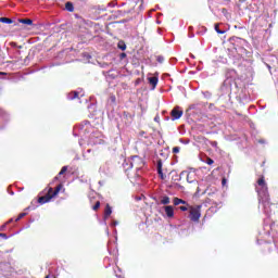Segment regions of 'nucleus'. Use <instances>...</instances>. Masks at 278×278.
Wrapping results in <instances>:
<instances>
[{
  "label": "nucleus",
  "instance_id": "31",
  "mask_svg": "<svg viewBox=\"0 0 278 278\" xmlns=\"http://www.w3.org/2000/svg\"><path fill=\"white\" fill-rule=\"evenodd\" d=\"M180 212H188V206H179Z\"/></svg>",
  "mask_w": 278,
  "mask_h": 278
},
{
  "label": "nucleus",
  "instance_id": "7",
  "mask_svg": "<svg viewBox=\"0 0 278 278\" xmlns=\"http://www.w3.org/2000/svg\"><path fill=\"white\" fill-rule=\"evenodd\" d=\"M110 162H105L102 164L99 168V174L100 175H110Z\"/></svg>",
  "mask_w": 278,
  "mask_h": 278
},
{
  "label": "nucleus",
  "instance_id": "45",
  "mask_svg": "<svg viewBox=\"0 0 278 278\" xmlns=\"http://www.w3.org/2000/svg\"><path fill=\"white\" fill-rule=\"evenodd\" d=\"M189 38H194V35H190Z\"/></svg>",
  "mask_w": 278,
  "mask_h": 278
},
{
  "label": "nucleus",
  "instance_id": "47",
  "mask_svg": "<svg viewBox=\"0 0 278 278\" xmlns=\"http://www.w3.org/2000/svg\"><path fill=\"white\" fill-rule=\"evenodd\" d=\"M191 58L194 59V54H191Z\"/></svg>",
  "mask_w": 278,
  "mask_h": 278
},
{
  "label": "nucleus",
  "instance_id": "8",
  "mask_svg": "<svg viewBox=\"0 0 278 278\" xmlns=\"http://www.w3.org/2000/svg\"><path fill=\"white\" fill-rule=\"evenodd\" d=\"M148 81H149L150 86H152V90H155V88L157 87V84L160 81V78H157V76H150V77H148Z\"/></svg>",
  "mask_w": 278,
  "mask_h": 278
},
{
  "label": "nucleus",
  "instance_id": "48",
  "mask_svg": "<svg viewBox=\"0 0 278 278\" xmlns=\"http://www.w3.org/2000/svg\"><path fill=\"white\" fill-rule=\"evenodd\" d=\"M86 124H87V125H90V123H89V122H86Z\"/></svg>",
  "mask_w": 278,
  "mask_h": 278
},
{
  "label": "nucleus",
  "instance_id": "28",
  "mask_svg": "<svg viewBox=\"0 0 278 278\" xmlns=\"http://www.w3.org/2000/svg\"><path fill=\"white\" fill-rule=\"evenodd\" d=\"M157 173L159 175H163L164 173H162V163L157 164Z\"/></svg>",
  "mask_w": 278,
  "mask_h": 278
},
{
  "label": "nucleus",
  "instance_id": "26",
  "mask_svg": "<svg viewBox=\"0 0 278 278\" xmlns=\"http://www.w3.org/2000/svg\"><path fill=\"white\" fill-rule=\"evenodd\" d=\"M25 216H27V213H21L15 219V223H18V220H21V218H25Z\"/></svg>",
  "mask_w": 278,
  "mask_h": 278
},
{
  "label": "nucleus",
  "instance_id": "29",
  "mask_svg": "<svg viewBox=\"0 0 278 278\" xmlns=\"http://www.w3.org/2000/svg\"><path fill=\"white\" fill-rule=\"evenodd\" d=\"M10 223H14V218L9 219L3 226L2 229H5L7 225H10Z\"/></svg>",
  "mask_w": 278,
  "mask_h": 278
},
{
  "label": "nucleus",
  "instance_id": "23",
  "mask_svg": "<svg viewBox=\"0 0 278 278\" xmlns=\"http://www.w3.org/2000/svg\"><path fill=\"white\" fill-rule=\"evenodd\" d=\"M99 207H101V202L100 201H97L96 204L92 206V210L94 212H97V210H99Z\"/></svg>",
  "mask_w": 278,
  "mask_h": 278
},
{
  "label": "nucleus",
  "instance_id": "11",
  "mask_svg": "<svg viewBox=\"0 0 278 278\" xmlns=\"http://www.w3.org/2000/svg\"><path fill=\"white\" fill-rule=\"evenodd\" d=\"M174 205H188V202H186V200H181L179 198H174Z\"/></svg>",
  "mask_w": 278,
  "mask_h": 278
},
{
  "label": "nucleus",
  "instance_id": "37",
  "mask_svg": "<svg viewBox=\"0 0 278 278\" xmlns=\"http://www.w3.org/2000/svg\"><path fill=\"white\" fill-rule=\"evenodd\" d=\"M58 179H60V175L55 176L53 181H58Z\"/></svg>",
  "mask_w": 278,
  "mask_h": 278
},
{
  "label": "nucleus",
  "instance_id": "35",
  "mask_svg": "<svg viewBox=\"0 0 278 278\" xmlns=\"http://www.w3.org/2000/svg\"><path fill=\"white\" fill-rule=\"evenodd\" d=\"M0 238H3L4 240H8V235L1 233Z\"/></svg>",
  "mask_w": 278,
  "mask_h": 278
},
{
  "label": "nucleus",
  "instance_id": "18",
  "mask_svg": "<svg viewBox=\"0 0 278 278\" xmlns=\"http://www.w3.org/2000/svg\"><path fill=\"white\" fill-rule=\"evenodd\" d=\"M170 203V198L167 197V195H164L162 199H161V204L162 205H168Z\"/></svg>",
  "mask_w": 278,
  "mask_h": 278
},
{
  "label": "nucleus",
  "instance_id": "3",
  "mask_svg": "<svg viewBox=\"0 0 278 278\" xmlns=\"http://www.w3.org/2000/svg\"><path fill=\"white\" fill-rule=\"evenodd\" d=\"M60 190H62V184H60L54 191H53V188L50 187L47 195L38 198V203H40V205H45V203H49L51 199L60 194Z\"/></svg>",
  "mask_w": 278,
  "mask_h": 278
},
{
  "label": "nucleus",
  "instance_id": "40",
  "mask_svg": "<svg viewBox=\"0 0 278 278\" xmlns=\"http://www.w3.org/2000/svg\"><path fill=\"white\" fill-rule=\"evenodd\" d=\"M258 142H260L261 144H264V139H261Z\"/></svg>",
  "mask_w": 278,
  "mask_h": 278
},
{
  "label": "nucleus",
  "instance_id": "43",
  "mask_svg": "<svg viewBox=\"0 0 278 278\" xmlns=\"http://www.w3.org/2000/svg\"><path fill=\"white\" fill-rule=\"evenodd\" d=\"M161 176V179H164V174L160 175Z\"/></svg>",
  "mask_w": 278,
  "mask_h": 278
},
{
  "label": "nucleus",
  "instance_id": "32",
  "mask_svg": "<svg viewBox=\"0 0 278 278\" xmlns=\"http://www.w3.org/2000/svg\"><path fill=\"white\" fill-rule=\"evenodd\" d=\"M180 151V148L179 147H174L173 148V153H179Z\"/></svg>",
  "mask_w": 278,
  "mask_h": 278
},
{
  "label": "nucleus",
  "instance_id": "39",
  "mask_svg": "<svg viewBox=\"0 0 278 278\" xmlns=\"http://www.w3.org/2000/svg\"><path fill=\"white\" fill-rule=\"evenodd\" d=\"M93 144H101V141H93Z\"/></svg>",
  "mask_w": 278,
  "mask_h": 278
},
{
  "label": "nucleus",
  "instance_id": "5",
  "mask_svg": "<svg viewBox=\"0 0 278 278\" xmlns=\"http://www.w3.org/2000/svg\"><path fill=\"white\" fill-rule=\"evenodd\" d=\"M189 218L193 223H199V218H201V205L190 208Z\"/></svg>",
  "mask_w": 278,
  "mask_h": 278
},
{
  "label": "nucleus",
  "instance_id": "14",
  "mask_svg": "<svg viewBox=\"0 0 278 278\" xmlns=\"http://www.w3.org/2000/svg\"><path fill=\"white\" fill-rule=\"evenodd\" d=\"M9 117H10V115H8V113H5V111L0 109V121H8Z\"/></svg>",
  "mask_w": 278,
  "mask_h": 278
},
{
  "label": "nucleus",
  "instance_id": "33",
  "mask_svg": "<svg viewBox=\"0 0 278 278\" xmlns=\"http://www.w3.org/2000/svg\"><path fill=\"white\" fill-rule=\"evenodd\" d=\"M119 58H121V60H125V58H127V53H125V52L121 53Z\"/></svg>",
  "mask_w": 278,
  "mask_h": 278
},
{
  "label": "nucleus",
  "instance_id": "42",
  "mask_svg": "<svg viewBox=\"0 0 278 278\" xmlns=\"http://www.w3.org/2000/svg\"><path fill=\"white\" fill-rule=\"evenodd\" d=\"M154 121H160V117H154Z\"/></svg>",
  "mask_w": 278,
  "mask_h": 278
},
{
  "label": "nucleus",
  "instance_id": "27",
  "mask_svg": "<svg viewBox=\"0 0 278 278\" xmlns=\"http://www.w3.org/2000/svg\"><path fill=\"white\" fill-rule=\"evenodd\" d=\"M156 62H159V64H163V63H164V56L159 55V56L156 58Z\"/></svg>",
  "mask_w": 278,
  "mask_h": 278
},
{
  "label": "nucleus",
  "instance_id": "16",
  "mask_svg": "<svg viewBox=\"0 0 278 278\" xmlns=\"http://www.w3.org/2000/svg\"><path fill=\"white\" fill-rule=\"evenodd\" d=\"M0 23H5L7 25H12V23H14V21H12V18H9V17H0Z\"/></svg>",
  "mask_w": 278,
  "mask_h": 278
},
{
  "label": "nucleus",
  "instance_id": "22",
  "mask_svg": "<svg viewBox=\"0 0 278 278\" xmlns=\"http://www.w3.org/2000/svg\"><path fill=\"white\" fill-rule=\"evenodd\" d=\"M219 27L220 25L215 24V31H217L218 34H225V30L220 29Z\"/></svg>",
  "mask_w": 278,
  "mask_h": 278
},
{
  "label": "nucleus",
  "instance_id": "9",
  "mask_svg": "<svg viewBox=\"0 0 278 278\" xmlns=\"http://www.w3.org/2000/svg\"><path fill=\"white\" fill-rule=\"evenodd\" d=\"M164 210L167 218H173V216H175V208L172 205L164 206Z\"/></svg>",
  "mask_w": 278,
  "mask_h": 278
},
{
  "label": "nucleus",
  "instance_id": "12",
  "mask_svg": "<svg viewBox=\"0 0 278 278\" xmlns=\"http://www.w3.org/2000/svg\"><path fill=\"white\" fill-rule=\"evenodd\" d=\"M77 97H79V91H72L67 94V99H70V101H73V99H77Z\"/></svg>",
  "mask_w": 278,
  "mask_h": 278
},
{
  "label": "nucleus",
  "instance_id": "34",
  "mask_svg": "<svg viewBox=\"0 0 278 278\" xmlns=\"http://www.w3.org/2000/svg\"><path fill=\"white\" fill-rule=\"evenodd\" d=\"M116 225H118V220H113V222L111 223V227H116Z\"/></svg>",
  "mask_w": 278,
  "mask_h": 278
},
{
  "label": "nucleus",
  "instance_id": "21",
  "mask_svg": "<svg viewBox=\"0 0 278 278\" xmlns=\"http://www.w3.org/2000/svg\"><path fill=\"white\" fill-rule=\"evenodd\" d=\"M187 181L188 184H194L195 179L192 177V174L187 172Z\"/></svg>",
  "mask_w": 278,
  "mask_h": 278
},
{
  "label": "nucleus",
  "instance_id": "15",
  "mask_svg": "<svg viewBox=\"0 0 278 278\" xmlns=\"http://www.w3.org/2000/svg\"><path fill=\"white\" fill-rule=\"evenodd\" d=\"M129 162H131V159H128V160H125L124 163H123V167L125 168V170H130V167L131 164H129Z\"/></svg>",
  "mask_w": 278,
  "mask_h": 278
},
{
  "label": "nucleus",
  "instance_id": "20",
  "mask_svg": "<svg viewBox=\"0 0 278 278\" xmlns=\"http://www.w3.org/2000/svg\"><path fill=\"white\" fill-rule=\"evenodd\" d=\"M185 175H188V172H187V170H182L179 176L176 175L175 181H181V178H182Z\"/></svg>",
  "mask_w": 278,
  "mask_h": 278
},
{
  "label": "nucleus",
  "instance_id": "17",
  "mask_svg": "<svg viewBox=\"0 0 278 278\" xmlns=\"http://www.w3.org/2000/svg\"><path fill=\"white\" fill-rule=\"evenodd\" d=\"M117 49H121V51H125L127 49V45L125 43V41H118Z\"/></svg>",
  "mask_w": 278,
  "mask_h": 278
},
{
  "label": "nucleus",
  "instance_id": "44",
  "mask_svg": "<svg viewBox=\"0 0 278 278\" xmlns=\"http://www.w3.org/2000/svg\"><path fill=\"white\" fill-rule=\"evenodd\" d=\"M257 244H262V242L260 241V239H257Z\"/></svg>",
  "mask_w": 278,
  "mask_h": 278
},
{
  "label": "nucleus",
  "instance_id": "38",
  "mask_svg": "<svg viewBox=\"0 0 278 278\" xmlns=\"http://www.w3.org/2000/svg\"><path fill=\"white\" fill-rule=\"evenodd\" d=\"M105 66H108V63H103V64L101 65L102 68H105Z\"/></svg>",
  "mask_w": 278,
  "mask_h": 278
},
{
  "label": "nucleus",
  "instance_id": "24",
  "mask_svg": "<svg viewBox=\"0 0 278 278\" xmlns=\"http://www.w3.org/2000/svg\"><path fill=\"white\" fill-rule=\"evenodd\" d=\"M202 94L205 97V99H212V93L210 91H204Z\"/></svg>",
  "mask_w": 278,
  "mask_h": 278
},
{
  "label": "nucleus",
  "instance_id": "41",
  "mask_svg": "<svg viewBox=\"0 0 278 278\" xmlns=\"http://www.w3.org/2000/svg\"><path fill=\"white\" fill-rule=\"evenodd\" d=\"M116 277H117V278H123V276H121V275H118V274H116Z\"/></svg>",
  "mask_w": 278,
  "mask_h": 278
},
{
  "label": "nucleus",
  "instance_id": "10",
  "mask_svg": "<svg viewBox=\"0 0 278 278\" xmlns=\"http://www.w3.org/2000/svg\"><path fill=\"white\" fill-rule=\"evenodd\" d=\"M110 216H112V206H110V204H106L105 210H104V220H106L108 218H110Z\"/></svg>",
  "mask_w": 278,
  "mask_h": 278
},
{
  "label": "nucleus",
  "instance_id": "25",
  "mask_svg": "<svg viewBox=\"0 0 278 278\" xmlns=\"http://www.w3.org/2000/svg\"><path fill=\"white\" fill-rule=\"evenodd\" d=\"M67 170H68V167L67 166H63L62 169L59 173V177L64 175V173H66Z\"/></svg>",
  "mask_w": 278,
  "mask_h": 278
},
{
  "label": "nucleus",
  "instance_id": "30",
  "mask_svg": "<svg viewBox=\"0 0 278 278\" xmlns=\"http://www.w3.org/2000/svg\"><path fill=\"white\" fill-rule=\"evenodd\" d=\"M206 164H208V166H212V164H214V160L207 157L206 159Z\"/></svg>",
  "mask_w": 278,
  "mask_h": 278
},
{
  "label": "nucleus",
  "instance_id": "19",
  "mask_svg": "<svg viewBox=\"0 0 278 278\" xmlns=\"http://www.w3.org/2000/svg\"><path fill=\"white\" fill-rule=\"evenodd\" d=\"M20 23H22L23 25H34V21H31L30 18L20 20Z\"/></svg>",
  "mask_w": 278,
  "mask_h": 278
},
{
  "label": "nucleus",
  "instance_id": "6",
  "mask_svg": "<svg viewBox=\"0 0 278 278\" xmlns=\"http://www.w3.org/2000/svg\"><path fill=\"white\" fill-rule=\"evenodd\" d=\"M172 121H179V118H181V116H184V111L179 110V106H175L172 112Z\"/></svg>",
  "mask_w": 278,
  "mask_h": 278
},
{
  "label": "nucleus",
  "instance_id": "46",
  "mask_svg": "<svg viewBox=\"0 0 278 278\" xmlns=\"http://www.w3.org/2000/svg\"><path fill=\"white\" fill-rule=\"evenodd\" d=\"M159 34H162V30L159 28Z\"/></svg>",
  "mask_w": 278,
  "mask_h": 278
},
{
  "label": "nucleus",
  "instance_id": "36",
  "mask_svg": "<svg viewBox=\"0 0 278 278\" xmlns=\"http://www.w3.org/2000/svg\"><path fill=\"white\" fill-rule=\"evenodd\" d=\"M222 184L225 186L227 184V179L223 178Z\"/></svg>",
  "mask_w": 278,
  "mask_h": 278
},
{
  "label": "nucleus",
  "instance_id": "1",
  "mask_svg": "<svg viewBox=\"0 0 278 278\" xmlns=\"http://www.w3.org/2000/svg\"><path fill=\"white\" fill-rule=\"evenodd\" d=\"M256 192L258 194V207L266 216H270V194L264 176L257 180Z\"/></svg>",
  "mask_w": 278,
  "mask_h": 278
},
{
  "label": "nucleus",
  "instance_id": "2",
  "mask_svg": "<svg viewBox=\"0 0 278 278\" xmlns=\"http://www.w3.org/2000/svg\"><path fill=\"white\" fill-rule=\"evenodd\" d=\"M236 70H229L226 73V79L224 80L220 90L223 92V94H231V90L233 88V86H236Z\"/></svg>",
  "mask_w": 278,
  "mask_h": 278
},
{
  "label": "nucleus",
  "instance_id": "4",
  "mask_svg": "<svg viewBox=\"0 0 278 278\" xmlns=\"http://www.w3.org/2000/svg\"><path fill=\"white\" fill-rule=\"evenodd\" d=\"M130 168H136L137 173L138 170L142 169V166H144V160L142 157L135 155L129 161Z\"/></svg>",
  "mask_w": 278,
  "mask_h": 278
},
{
  "label": "nucleus",
  "instance_id": "13",
  "mask_svg": "<svg viewBox=\"0 0 278 278\" xmlns=\"http://www.w3.org/2000/svg\"><path fill=\"white\" fill-rule=\"evenodd\" d=\"M65 10H67V12H75V7L73 5V2H66Z\"/></svg>",
  "mask_w": 278,
  "mask_h": 278
}]
</instances>
